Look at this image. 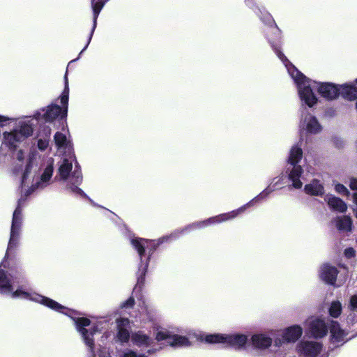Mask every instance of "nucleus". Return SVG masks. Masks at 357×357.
<instances>
[{"instance_id":"5","label":"nucleus","mask_w":357,"mask_h":357,"mask_svg":"<svg viewBox=\"0 0 357 357\" xmlns=\"http://www.w3.org/2000/svg\"><path fill=\"white\" fill-rule=\"evenodd\" d=\"M56 179L65 183L66 187L73 194L88 198L84 192L79 188L82 182L81 168L73 154L66 155L59 162Z\"/></svg>"},{"instance_id":"9","label":"nucleus","mask_w":357,"mask_h":357,"mask_svg":"<svg viewBox=\"0 0 357 357\" xmlns=\"http://www.w3.org/2000/svg\"><path fill=\"white\" fill-rule=\"evenodd\" d=\"M299 128L301 134L305 132L316 135L319 133L322 130V127L317 119L314 116L307 113L305 108L302 111V119L300 122Z\"/></svg>"},{"instance_id":"17","label":"nucleus","mask_w":357,"mask_h":357,"mask_svg":"<svg viewBox=\"0 0 357 357\" xmlns=\"http://www.w3.org/2000/svg\"><path fill=\"white\" fill-rule=\"evenodd\" d=\"M337 273V269L328 264H324L321 267L319 272L321 279L330 284H335Z\"/></svg>"},{"instance_id":"15","label":"nucleus","mask_w":357,"mask_h":357,"mask_svg":"<svg viewBox=\"0 0 357 357\" xmlns=\"http://www.w3.org/2000/svg\"><path fill=\"white\" fill-rule=\"evenodd\" d=\"M51 135V128L47 126H43L40 128L37 135V148L40 151H46L50 146V139Z\"/></svg>"},{"instance_id":"28","label":"nucleus","mask_w":357,"mask_h":357,"mask_svg":"<svg viewBox=\"0 0 357 357\" xmlns=\"http://www.w3.org/2000/svg\"><path fill=\"white\" fill-rule=\"evenodd\" d=\"M13 157L17 160L19 164L17 165L14 171L15 173L20 170H22V166L24 164V153L22 150H18L14 153Z\"/></svg>"},{"instance_id":"29","label":"nucleus","mask_w":357,"mask_h":357,"mask_svg":"<svg viewBox=\"0 0 357 357\" xmlns=\"http://www.w3.org/2000/svg\"><path fill=\"white\" fill-rule=\"evenodd\" d=\"M335 191L342 195L348 197L350 195L349 190L342 184L337 183L335 185Z\"/></svg>"},{"instance_id":"24","label":"nucleus","mask_w":357,"mask_h":357,"mask_svg":"<svg viewBox=\"0 0 357 357\" xmlns=\"http://www.w3.org/2000/svg\"><path fill=\"white\" fill-rule=\"evenodd\" d=\"M335 226L341 232H350L352 229V220L349 216L343 215L337 217L335 220Z\"/></svg>"},{"instance_id":"7","label":"nucleus","mask_w":357,"mask_h":357,"mask_svg":"<svg viewBox=\"0 0 357 357\" xmlns=\"http://www.w3.org/2000/svg\"><path fill=\"white\" fill-rule=\"evenodd\" d=\"M201 340L208 343H222L236 349H242L248 342V336L243 334H204Z\"/></svg>"},{"instance_id":"6","label":"nucleus","mask_w":357,"mask_h":357,"mask_svg":"<svg viewBox=\"0 0 357 357\" xmlns=\"http://www.w3.org/2000/svg\"><path fill=\"white\" fill-rule=\"evenodd\" d=\"M303 159V150L298 144L294 145L289 153L287 160L286 173L291 186L295 189H301L305 181L304 170L301 165Z\"/></svg>"},{"instance_id":"36","label":"nucleus","mask_w":357,"mask_h":357,"mask_svg":"<svg viewBox=\"0 0 357 357\" xmlns=\"http://www.w3.org/2000/svg\"><path fill=\"white\" fill-rule=\"evenodd\" d=\"M77 59H78V58H77L76 59H74V60L71 61V62H73V61H76Z\"/></svg>"},{"instance_id":"11","label":"nucleus","mask_w":357,"mask_h":357,"mask_svg":"<svg viewBox=\"0 0 357 357\" xmlns=\"http://www.w3.org/2000/svg\"><path fill=\"white\" fill-rule=\"evenodd\" d=\"M155 339L158 341L165 340L172 347H188L190 344L188 337L183 335L171 334L167 331H159L157 332Z\"/></svg>"},{"instance_id":"21","label":"nucleus","mask_w":357,"mask_h":357,"mask_svg":"<svg viewBox=\"0 0 357 357\" xmlns=\"http://www.w3.org/2000/svg\"><path fill=\"white\" fill-rule=\"evenodd\" d=\"M325 201L333 211L339 213H344L347 210V205L340 198L328 195L325 197Z\"/></svg>"},{"instance_id":"34","label":"nucleus","mask_w":357,"mask_h":357,"mask_svg":"<svg viewBox=\"0 0 357 357\" xmlns=\"http://www.w3.org/2000/svg\"><path fill=\"white\" fill-rule=\"evenodd\" d=\"M275 344L278 345V346L281 344V340H275Z\"/></svg>"},{"instance_id":"37","label":"nucleus","mask_w":357,"mask_h":357,"mask_svg":"<svg viewBox=\"0 0 357 357\" xmlns=\"http://www.w3.org/2000/svg\"><path fill=\"white\" fill-rule=\"evenodd\" d=\"M356 83L357 84V79H356Z\"/></svg>"},{"instance_id":"30","label":"nucleus","mask_w":357,"mask_h":357,"mask_svg":"<svg viewBox=\"0 0 357 357\" xmlns=\"http://www.w3.org/2000/svg\"><path fill=\"white\" fill-rule=\"evenodd\" d=\"M349 307L351 310L357 312V295H354L350 298Z\"/></svg>"},{"instance_id":"25","label":"nucleus","mask_w":357,"mask_h":357,"mask_svg":"<svg viewBox=\"0 0 357 357\" xmlns=\"http://www.w3.org/2000/svg\"><path fill=\"white\" fill-rule=\"evenodd\" d=\"M340 96L344 99L353 100L357 98V87L351 84L340 85Z\"/></svg>"},{"instance_id":"20","label":"nucleus","mask_w":357,"mask_h":357,"mask_svg":"<svg viewBox=\"0 0 357 357\" xmlns=\"http://www.w3.org/2000/svg\"><path fill=\"white\" fill-rule=\"evenodd\" d=\"M130 338L132 344L139 347H149L153 343L152 338L142 331L132 333Z\"/></svg>"},{"instance_id":"13","label":"nucleus","mask_w":357,"mask_h":357,"mask_svg":"<svg viewBox=\"0 0 357 357\" xmlns=\"http://www.w3.org/2000/svg\"><path fill=\"white\" fill-rule=\"evenodd\" d=\"M248 6L253 10L255 13L260 17L261 20L266 24L273 26L274 29H278L276 24L270 13L264 8H259L253 0H245Z\"/></svg>"},{"instance_id":"22","label":"nucleus","mask_w":357,"mask_h":357,"mask_svg":"<svg viewBox=\"0 0 357 357\" xmlns=\"http://www.w3.org/2000/svg\"><path fill=\"white\" fill-rule=\"evenodd\" d=\"M252 345L259 349H265L272 344V338L264 333L253 335L251 337Z\"/></svg>"},{"instance_id":"23","label":"nucleus","mask_w":357,"mask_h":357,"mask_svg":"<svg viewBox=\"0 0 357 357\" xmlns=\"http://www.w3.org/2000/svg\"><path fill=\"white\" fill-rule=\"evenodd\" d=\"M304 190L307 194L314 196H321L324 193V186L317 179H313L309 184L305 185Z\"/></svg>"},{"instance_id":"27","label":"nucleus","mask_w":357,"mask_h":357,"mask_svg":"<svg viewBox=\"0 0 357 357\" xmlns=\"http://www.w3.org/2000/svg\"><path fill=\"white\" fill-rule=\"evenodd\" d=\"M342 304L340 301H333L331 303L329 308V314L334 318L338 317L342 312Z\"/></svg>"},{"instance_id":"10","label":"nucleus","mask_w":357,"mask_h":357,"mask_svg":"<svg viewBox=\"0 0 357 357\" xmlns=\"http://www.w3.org/2000/svg\"><path fill=\"white\" fill-rule=\"evenodd\" d=\"M24 278L22 273L15 274H9L0 270V293L8 294L13 290V286L23 282Z\"/></svg>"},{"instance_id":"1","label":"nucleus","mask_w":357,"mask_h":357,"mask_svg":"<svg viewBox=\"0 0 357 357\" xmlns=\"http://www.w3.org/2000/svg\"><path fill=\"white\" fill-rule=\"evenodd\" d=\"M282 181V177L273 178L272 182L267 188L249 202L238 209L222 213L202 221L193 222L187 225L182 229L175 231L169 236L159 238L158 241L138 238V255L140 260L138 270V283L142 282L146 273L151 255L154 252L159 245L169 240L176 239L179 234L188 233L195 229H203L212 225L219 224L234 219L239 214L243 213L248 208L253 206L255 202H258L266 199L271 192L281 188L280 185H281Z\"/></svg>"},{"instance_id":"35","label":"nucleus","mask_w":357,"mask_h":357,"mask_svg":"<svg viewBox=\"0 0 357 357\" xmlns=\"http://www.w3.org/2000/svg\"><path fill=\"white\" fill-rule=\"evenodd\" d=\"M151 352H152V351H151V350H150V349H149V350H148V353H149V354H151Z\"/></svg>"},{"instance_id":"33","label":"nucleus","mask_w":357,"mask_h":357,"mask_svg":"<svg viewBox=\"0 0 357 357\" xmlns=\"http://www.w3.org/2000/svg\"><path fill=\"white\" fill-rule=\"evenodd\" d=\"M344 255L347 257L348 258H351L352 257L354 256L355 255V251L353 248H347L345 250H344Z\"/></svg>"},{"instance_id":"14","label":"nucleus","mask_w":357,"mask_h":357,"mask_svg":"<svg viewBox=\"0 0 357 357\" xmlns=\"http://www.w3.org/2000/svg\"><path fill=\"white\" fill-rule=\"evenodd\" d=\"M329 330L331 333V341L334 344H342L346 340V333L340 328V324L335 321H330Z\"/></svg>"},{"instance_id":"16","label":"nucleus","mask_w":357,"mask_h":357,"mask_svg":"<svg viewBox=\"0 0 357 357\" xmlns=\"http://www.w3.org/2000/svg\"><path fill=\"white\" fill-rule=\"evenodd\" d=\"M54 141L59 151L64 152L66 155L73 154L71 143L65 134L56 132L54 136Z\"/></svg>"},{"instance_id":"26","label":"nucleus","mask_w":357,"mask_h":357,"mask_svg":"<svg viewBox=\"0 0 357 357\" xmlns=\"http://www.w3.org/2000/svg\"><path fill=\"white\" fill-rule=\"evenodd\" d=\"M142 316H144L143 320L153 321L156 319L157 312L155 308L149 305H146L144 303L143 307H142Z\"/></svg>"},{"instance_id":"4","label":"nucleus","mask_w":357,"mask_h":357,"mask_svg":"<svg viewBox=\"0 0 357 357\" xmlns=\"http://www.w3.org/2000/svg\"><path fill=\"white\" fill-rule=\"evenodd\" d=\"M269 43L296 84L302 102L309 107H313L317 103V98L313 92L314 89H317L319 94L327 100H334L340 96V85L329 82H317L308 79L288 60L279 47L274 45L271 40Z\"/></svg>"},{"instance_id":"3","label":"nucleus","mask_w":357,"mask_h":357,"mask_svg":"<svg viewBox=\"0 0 357 357\" xmlns=\"http://www.w3.org/2000/svg\"><path fill=\"white\" fill-rule=\"evenodd\" d=\"M65 86L63 91L59 97L61 106L51 104L46 108L41 109L42 112H37L35 117H25L21 119L13 120L0 115V128L9 125L10 131L3 132V144L10 149L15 148L17 144L33 134V128L38 124V119L42 117L47 122H52L56 118L65 119L68 112L69 87L67 75H65Z\"/></svg>"},{"instance_id":"18","label":"nucleus","mask_w":357,"mask_h":357,"mask_svg":"<svg viewBox=\"0 0 357 357\" xmlns=\"http://www.w3.org/2000/svg\"><path fill=\"white\" fill-rule=\"evenodd\" d=\"M303 334V328L299 325H293L285 328L282 333L283 342H295Z\"/></svg>"},{"instance_id":"2","label":"nucleus","mask_w":357,"mask_h":357,"mask_svg":"<svg viewBox=\"0 0 357 357\" xmlns=\"http://www.w3.org/2000/svg\"><path fill=\"white\" fill-rule=\"evenodd\" d=\"M40 160V155L38 151L33 149L29 155L25 169L21 180V197L18 199L17 206L13 214L10 239L5 258H8L13 255L17 248L22 226V207L26 199L37 190H42L47 187L52 176L54 167L53 159L50 158L40 178H36V169L33 167L38 166Z\"/></svg>"},{"instance_id":"8","label":"nucleus","mask_w":357,"mask_h":357,"mask_svg":"<svg viewBox=\"0 0 357 357\" xmlns=\"http://www.w3.org/2000/svg\"><path fill=\"white\" fill-rule=\"evenodd\" d=\"M305 326L309 333L313 337L319 339L327 335L330 322L321 317H311L306 320Z\"/></svg>"},{"instance_id":"31","label":"nucleus","mask_w":357,"mask_h":357,"mask_svg":"<svg viewBox=\"0 0 357 357\" xmlns=\"http://www.w3.org/2000/svg\"><path fill=\"white\" fill-rule=\"evenodd\" d=\"M135 300L131 296L128 299H127L125 302L122 303L121 305V308H130L134 305Z\"/></svg>"},{"instance_id":"19","label":"nucleus","mask_w":357,"mask_h":357,"mask_svg":"<svg viewBox=\"0 0 357 357\" xmlns=\"http://www.w3.org/2000/svg\"><path fill=\"white\" fill-rule=\"evenodd\" d=\"M130 321L128 318H120L116 319V327L118 329L117 337L122 342H126L130 338L129 328Z\"/></svg>"},{"instance_id":"32","label":"nucleus","mask_w":357,"mask_h":357,"mask_svg":"<svg viewBox=\"0 0 357 357\" xmlns=\"http://www.w3.org/2000/svg\"><path fill=\"white\" fill-rule=\"evenodd\" d=\"M349 187L352 190H357V178H350Z\"/></svg>"},{"instance_id":"12","label":"nucleus","mask_w":357,"mask_h":357,"mask_svg":"<svg viewBox=\"0 0 357 357\" xmlns=\"http://www.w3.org/2000/svg\"><path fill=\"white\" fill-rule=\"evenodd\" d=\"M322 349V344L315 341L303 340L297 345L301 357H317Z\"/></svg>"}]
</instances>
